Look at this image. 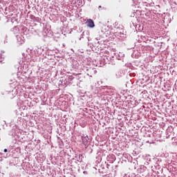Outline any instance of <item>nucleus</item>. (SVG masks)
Here are the masks:
<instances>
[{
  "instance_id": "f257e3e1",
  "label": "nucleus",
  "mask_w": 177,
  "mask_h": 177,
  "mask_svg": "<svg viewBox=\"0 0 177 177\" xmlns=\"http://www.w3.org/2000/svg\"><path fill=\"white\" fill-rule=\"evenodd\" d=\"M88 140H89V138H88V136H82V142L84 146H86L88 145Z\"/></svg>"
},
{
  "instance_id": "f03ea898",
  "label": "nucleus",
  "mask_w": 177,
  "mask_h": 177,
  "mask_svg": "<svg viewBox=\"0 0 177 177\" xmlns=\"http://www.w3.org/2000/svg\"><path fill=\"white\" fill-rule=\"evenodd\" d=\"M87 26L90 27V28H93V27H95V23L93 22V20L88 19L87 21Z\"/></svg>"
},
{
  "instance_id": "7ed1b4c3",
  "label": "nucleus",
  "mask_w": 177,
  "mask_h": 177,
  "mask_svg": "<svg viewBox=\"0 0 177 177\" xmlns=\"http://www.w3.org/2000/svg\"><path fill=\"white\" fill-rule=\"evenodd\" d=\"M4 153H8V149H4Z\"/></svg>"
},
{
  "instance_id": "20e7f679",
  "label": "nucleus",
  "mask_w": 177,
  "mask_h": 177,
  "mask_svg": "<svg viewBox=\"0 0 177 177\" xmlns=\"http://www.w3.org/2000/svg\"><path fill=\"white\" fill-rule=\"evenodd\" d=\"M100 8H102V6H99V9H100Z\"/></svg>"
}]
</instances>
